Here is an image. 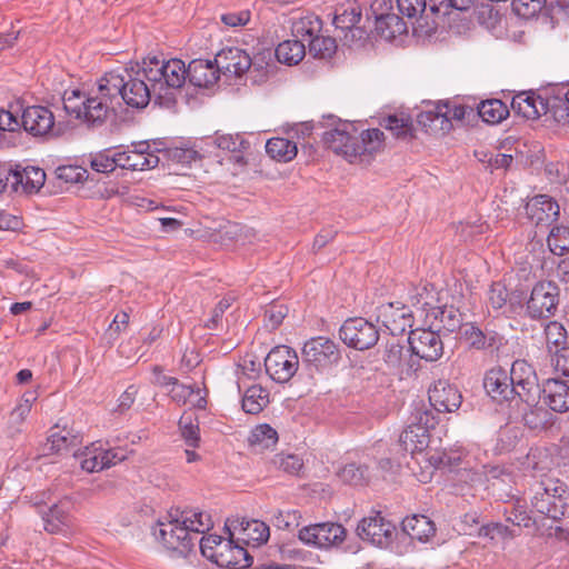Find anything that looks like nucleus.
<instances>
[{"label": "nucleus", "instance_id": "51", "mask_svg": "<svg viewBox=\"0 0 569 569\" xmlns=\"http://www.w3.org/2000/svg\"><path fill=\"white\" fill-rule=\"evenodd\" d=\"M397 6L400 13L408 19L418 20L422 19L423 16L429 17V4L426 0H397Z\"/></svg>", "mask_w": 569, "mask_h": 569}, {"label": "nucleus", "instance_id": "64", "mask_svg": "<svg viewBox=\"0 0 569 569\" xmlns=\"http://www.w3.org/2000/svg\"><path fill=\"white\" fill-rule=\"evenodd\" d=\"M34 398L24 395L11 411V418L16 422H22L31 412Z\"/></svg>", "mask_w": 569, "mask_h": 569}, {"label": "nucleus", "instance_id": "41", "mask_svg": "<svg viewBox=\"0 0 569 569\" xmlns=\"http://www.w3.org/2000/svg\"><path fill=\"white\" fill-rule=\"evenodd\" d=\"M179 432L188 447L198 448L200 446V428L198 418L190 411H184L178 422Z\"/></svg>", "mask_w": 569, "mask_h": 569}, {"label": "nucleus", "instance_id": "38", "mask_svg": "<svg viewBox=\"0 0 569 569\" xmlns=\"http://www.w3.org/2000/svg\"><path fill=\"white\" fill-rule=\"evenodd\" d=\"M266 151L273 160L286 163L296 158L298 147L289 139L274 137L267 141Z\"/></svg>", "mask_w": 569, "mask_h": 569}, {"label": "nucleus", "instance_id": "9", "mask_svg": "<svg viewBox=\"0 0 569 569\" xmlns=\"http://www.w3.org/2000/svg\"><path fill=\"white\" fill-rule=\"evenodd\" d=\"M340 338L348 347L366 350L377 343L379 332L376 326L368 320L351 318L341 326Z\"/></svg>", "mask_w": 569, "mask_h": 569}, {"label": "nucleus", "instance_id": "17", "mask_svg": "<svg viewBox=\"0 0 569 569\" xmlns=\"http://www.w3.org/2000/svg\"><path fill=\"white\" fill-rule=\"evenodd\" d=\"M430 405L439 412H453L462 402L461 392L447 380L436 381L428 390Z\"/></svg>", "mask_w": 569, "mask_h": 569}, {"label": "nucleus", "instance_id": "33", "mask_svg": "<svg viewBox=\"0 0 569 569\" xmlns=\"http://www.w3.org/2000/svg\"><path fill=\"white\" fill-rule=\"evenodd\" d=\"M402 530L411 539L425 542L436 533L433 521L423 515H413L402 520Z\"/></svg>", "mask_w": 569, "mask_h": 569}, {"label": "nucleus", "instance_id": "58", "mask_svg": "<svg viewBox=\"0 0 569 569\" xmlns=\"http://www.w3.org/2000/svg\"><path fill=\"white\" fill-rule=\"evenodd\" d=\"M443 106H446V113L448 120L452 123V121H463L473 114V109L471 107L465 106L462 103H458L456 101L446 100L440 101Z\"/></svg>", "mask_w": 569, "mask_h": 569}, {"label": "nucleus", "instance_id": "53", "mask_svg": "<svg viewBox=\"0 0 569 569\" xmlns=\"http://www.w3.org/2000/svg\"><path fill=\"white\" fill-rule=\"evenodd\" d=\"M475 0H429L430 14H448L451 9L468 10Z\"/></svg>", "mask_w": 569, "mask_h": 569}, {"label": "nucleus", "instance_id": "30", "mask_svg": "<svg viewBox=\"0 0 569 569\" xmlns=\"http://www.w3.org/2000/svg\"><path fill=\"white\" fill-rule=\"evenodd\" d=\"M462 337L471 348L477 350H498L502 345V337L495 331L483 332L472 323H467L462 329Z\"/></svg>", "mask_w": 569, "mask_h": 569}, {"label": "nucleus", "instance_id": "45", "mask_svg": "<svg viewBox=\"0 0 569 569\" xmlns=\"http://www.w3.org/2000/svg\"><path fill=\"white\" fill-rule=\"evenodd\" d=\"M523 421L532 430H545L555 422L553 415L542 406H533L523 415Z\"/></svg>", "mask_w": 569, "mask_h": 569}, {"label": "nucleus", "instance_id": "32", "mask_svg": "<svg viewBox=\"0 0 569 569\" xmlns=\"http://www.w3.org/2000/svg\"><path fill=\"white\" fill-rule=\"evenodd\" d=\"M362 11L357 1L348 0L336 8L333 24L341 31H360L357 27L361 20Z\"/></svg>", "mask_w": 569, "mask_h": 569}, {"label": "nucleus", "instance_id": "46", "mask_svg": "<svg viewBox=\"0 0 569 569\" xmlns=\"http://www.w3.org/2000/svg\"><path fill=\"white\" fill-rule=\"evenodd\" d=\"M249 442L259 449L272 448L278 442V432L267 423L258 425L251 430Z\"/></svg>", "mask_w": 569, "mask_h": 569}, {"label": "nucleus", "instance_id": "57", "mask_svg": "<svg viewBox=\"0 0 569 569\" xmlns=\"http://www.w3.org/2000/svg\"><path fill=\"white\" fill-rule=\"evenodd\" d=\"M487 296L488 303L493 309H501L509 299V291L503 282L497 281L490 286Z\"/></svg>", "mask_w": 569, "mask_h": 569}, {"label": "nucleus", "instance_id": "21", "mask_svg": "<svg viewBox=\"0 0 569 569\" xmlns=\"http://www.w3.org/2000/svg\"><path fill=\"white\" fill-rule=\"evenodd\" d=\"M158 163L159 157L149 151V144L144 142L134 146L133 149L118 151V166L122 169L143 171L156 168Z\"/></svg>", "mask_w": 569, "mask_h": 569}, {"label": "nucleus", "instance_id": "12", "mask_svg": "<svg viewBox=\"0 0 569 569\" xmlns=\"http://www.w3.org/2000/svg\"><path fill=\"white\" fill-rule=\"evenodd\" d=\"M559 288L552 281H540L531 291L527 303L528 311L533 318L553 315L558 306Z\"/></svg>", "mask_w": 569, "mask_h": 569}, {"label": "nucleus", "instance_id": "27", "mask_svg": "<svg viewBox=\"0 0 569 569\" xmlns=\"http://www.w3.org/2000/svg\"><path fill=\"white\" fill-rule=\"evenodd\" d=\"M511 108L517 116L527 120H536L547 112L546 101L533 91H522L513 96Z\"/></svg>", "mask_w": 569, "mask_h": 569}, {"label": "nucleus", "instance_id": "3", "mask_svg": "<svg viewBox=\"0 0 569 569\" xmlns=\"http://www.w3.org/2000/svg\"><path fill=\"white\" fill-rule=\"evenodd\" d=\"M437 425L436 417L429 410L418 409L412 416L411 422L401 432L399 442L405 451L412 457L413 463L420 467V471L416 476L420 482L431 480L435 470L441 462V458L436 453H431L430 429Z\"/></svg>", "mask_w": 569, "mask_h": 569}, {"label": "nucleus", "instance_id": "63", "mask_svg": "<svg viewBox=\"0 0 569 569\" xmlns=\"http://www.w3.org/2000/svg\"><path fill=\"white\" fill-rule=\"evenodd\" d=\"M546 173L551 182L562 183L569 178V166L565 162H549L546 166Z\"/></svg>", "mask_w": 569, "mask_h": 569}, {"label": "nucleus", "instance_id": "25", "mask_svg": "<svg viewBox=\"0 0 569 569\" xmlns=\"http://www.w3.org/2000/svg\"><path fill=\"white\" fill-rule=\"evenodd\" d=\"M483 387L487 393L495 400H509L515 395L512 378L501 367L491 368L483 379Z\"/></svg>", "mask_w": 569, "mask_h": 569}, {"label": "nucleus", "instance_id": "4", "mask_svg": "<svg viewBox=\"0 0 569 569\" xmlns=\"http://www.w3.org/2000/svg\"><path fill=\"white\" fill-rule=\"evenodd\" d=\"M232 537L233 533L231 532L229 539L217 535L203 536L200 540L201 553L222 568L249 567L252 558L243 547L233 543Z\"/></svg>", "mask_w": 569, "mask_h": 569}, {"label": "nucleus", "instance_id": "43", "mask_svg": "<svg viewBox=\"0 0 569 569\" xmlns=\"http://www.w3.org/2000/svg\"><path fill=\"white\" fill-rule=\"evenodd\" d=\"M194 393L198 396V398L194 402H192V406L198 409H206V396H201V390L198 387L194 388L191 386L181 385L177 380L169 389L171 399L179 405H186L188 399Z\"/></svg>", "mask_w": 569, "mask_h": 569}, {"label": "nucleus", "instance_id": "56", "mask_svg": "<svg viewBox=\"0 0 569 569\" xmlns=\"http://www.w3.org/2000/svg\"><path fill=\"white\" fill-rule=\"evenodd\" d=\"M539 488L548 492L552 500L561 499L563 502V509L568 507V490L567 486L559 479L547 478L541 481Z\"/></svg>", "mask_w": 569, "mask_h": 569}, {"label": "nucleus", "instance_id": "42", "mask_svg": "<svg viewBox=\"0 0 569 569\" xmlns=\"http://www.w3.org/2000/svg\"><path fill=\"white\" fill-rule=\"evenodd\" d=\"M269 403V392L259 385L249 387L242 397V409L250 415H258Z\"/></svg>", "mask_w": 569, "mask_h": 569}, {"label": "nucleus", "instance_id": "10", "mask_svg": "<svg viewBox=\"0 0 569 569\" xmlns=\"http://www.w3.org/2000/svg\"><path fill=\"white\" fill-rule=\"evenodd\" d=\"M44 530L50 535L71 537L78 532L77 519L72 515V503L61 499L42 516Z\"/></svg>", "mask_w": 569, "mask_h": 569}, {"label": "nucleus", "instance_id": "55", "mask_svg": "<svg viewBox=\"0 0 569 569\" xmlns=\"http://www.w3.org/2000/svg\"><path fill=\"white\" fill-rule=\"evenodd\" d=\"M91 168L101 173L112 172L118 166V152L109 154L108 151L99 152L91 158Z\"/></svg>", "mask_w": 569, "mask_h": 569}, {"label": "nucleus", "instance_id": "23", "mask_svg": "<svg viewBox=\"0 0 569 569\" xmlns=\"http://www.w3.org/2000/svg\"><path fill=\"white\" fill-rule=\"evenodd\" d=\"M541 401L553 412H568L569 386L556 378L547 379L542 386Z\"/></svg>", "mask_w": 569, "mask_h": 569}, {"label": "nucleus", "instance_id": "34", "mask_svg": "<svg viewBox=\"0 0 569 569\" xmlns=\"http://www.w3.org/2000/svg\"><path fill=\"white\" fill-rule=\"evenodd\" d=\"M240 529L238 540L247 545L260 546L266 543L270 537L267 523L260 520H247L239 522Z\"/></svg>", "mask_w": 569, "mask_h": 569}, {"label": "nucleus", "instance_id": "60", "mask_svg": "<svg viewBox=\"0 0 569 569\" xmlns=\"http://www.w3.org/2000/svg\"><path fill=\"white\" fill-rule=\"evenodd\" d=\"M288 309L283 305L272 303L264 311V325L268 329L278 328L287 316Z\"/></svg>", "mask_w": 569, "mask_h": 569}, {"label": "nucleus", "instance_id": "36", "mask_svg": "<svg viewBox=\"0 0 569 569\" xmlns=\"http://www.w3.org/2000/svg\"><path fill=\"white\" fill-rule=\"evenodd\" d=\"M178 515L189 537H191V533H204L213 526L211 516L198 509L178 510Z\"/></svg>", "mask_w": 569, "mask_h": 569}, {"label": "nucleus", "instance_id": "44", "mask_svg": "<svg viewBox=\"0 0 569 569\" xmlns=\"http://www.w3.org/2000/svg\"><path fill=\"white\" fill-rule=\"evenodd\" d=\"M243 228L232 221H226L219 224L218 228L212 229L208 237L211 241L222 246H229L239 240Z\"/></svg>", "mask_w": 569, "mask_h": 569}, {"label": "nucleus", "instance_id": "13", "mask_svg": "<svg viewBox=\"0 0 569 569\" xmlns=\"http://www.w3.org/2000/svg\"><path fill=\"white\" fill-rule=\"evenodd\" d=\"M395 526L386 520L380 512H372L360 520L357 535L363 541L377 547H383L391 540Z\"/></svg>", "mask_w": 569, "mask_h": 569}, {"label": "nucleus", "instance_id": "19", "mask_svg": "<svg viewBox=\"0 0 569 569\" xmlns=\"http://www.w3.org/2000/svg\"><path fill=\"white\" fill-rule=\"evenodd\" d=\"M508 373L516 387L515 393L522 400L530 401L538 387V377L533 367L526 360H516Z\"/></svg>", "mask_w": 569, "mask_h": 569}, {"label": "nucleus", "instance_id": "20", "mask_svg": "<svg viewBox=\"0 0 569 569\" xmlns=\"http://www.w3.org/2000/svg\"><path fill=\"white\" fill-rule=\"evenodd\" d=\"M212 143L220 150L230 153L229 160L237 170H242L247 166L246 153L250 143L241 134L216 132L212 137Z\"/></svg>", "mask_w": 569, "mask_h": 569}, {"label": "nucleus", "instance_id": "16", "mask_svg": "<svg viewBox=\"0 0 569 569\" xmlns=\"http://www.w3.org/2000/svg\"><path fill=\"white\" fill-rule=\"evenodd\" d=\"M409 345L415 355L427 361H436L443 353L440 336L430 329L411 330Z\"/></svg>", "mask_w": 569, "mask_h": 569}, {"label": "nucleus", "instance_id": "29", "mask_svg": "<svg viewBox=\"0 0 569 569\" xmlns=\"http://www.w3.org/2000/svg\"><path fill=\"white\" fill-rule=\"evenodd\" d=\"M188 78L189 81L200 88H207L214 84L219 79V69L216 64V59L204 60V59H196L192 60L188 67Z\"/></svg>", "mask_w": 569, "mask_h": 569}, {"label": "nucleus", "instance_id": "24", "mask_svg": "<svg viewBox=\"0 0 569 569\" xmlns=\"http://www.w3.org/2000/svg\"><path fill=\"white\" fill-rule=\"evenodd\" d=\"M54 124L53 113L42 106H30L21 116V126L33 136L47 134Z\"/></svg>", "mask_w": 569, "mask_h": 569}, {"label": "nucleus", "instance_id": "39", "mask_svg": "<svg viewBox=\"0 0 569 569\" xmlns=\"http://www.w3.org/2000/svg\"><path fill=\"white\" fill-rule=\"evenodd\" d=\"M306 56V44L298 38L286 40L276 48V57L279 62L288 66L299 63Z\"/></svg>", "mask_w": 569, "mask_h": 569}, {"label": "nucleus", "instance_id": "37", "mask_svg": "<svg viewBox=\"0 0 569 569\" xmlns=\"http://www.w3.org/2000/svg\"><path fill=\"white\" fill-rule=\"evenodd\" d=\"M375 27L377 33L389 41L407 32L406 22L393 12L377 16Z\"/></svg>", "mask_w": 569, "mask_h": 569}, {"label": "nucleus", "instance_id": "6", "mask_svg": "<svg viewBox=\"0 0 569 569\" xmlns=\"http://www.w3.org/2000/svg\"><path fill=\"white\" fill-rule=\"evenodd\" d=\"M264 367L272 380L284 383L298 371L299 358L293 349L287 346H278L266 357Z\"/></svg>", "mask_w": 569, "mask_h": 569}, {"label": "nucleus", "instance_id": "15", "mask_svg": "<svg viewBox=\"0 0 569 569\" xmlns=\"http://www.w3.org/2000/svg\"><path fill=\"white\" fill-rule=\"evenodd\" d=\"M378 319L392 336H400L413 325L411 309L401 302H388L378 308Z\"/></svg>", "mask_w": 569, "mask_h": 569}, {"label": "nucleus", "instance_id": "48", "mask_svg": "<svg viewBox=\"0 0 569 569\" xmlns=\"http://www.w3.org/2000/svg\"><path fill=\"white\" fill-rule=\"evenodd\" d=\"M546 343L549 353L560 350L567 346V331L558 321H550L545 328Z\"/></svg>", "mask_w": 569, "mask_h": 569}, {"label": "nucleus", "instance_id": "14", "mask_svg": "<svg viewBox=\"0 0 569 569\" xmlns=\"http://www.w3.org/2000/svg\"><path fill=\"white\" fill-rule=\"evenodd\" d=\"M126 450L121 448L107 449L101 445L92 443L86 447L81 455V468L88 472H98L116 466L126 459Z\"/></svg>", "mask_w": 569, "mask_h": 569}, {"label": "nucleus", "instance_id": "11", "mask_svg": "<svg viewBox=\"0 0 569 569\" xmlns=\"http://www.w3.org/2000/svg\"><path fill=\"white\" fill-rule=\"evenodd\" d=\"M301 542L317 548H328L343 542L346 529L336 522L306 526L298 532Z\"/></svg>", "mask_w": 569, "mask_h": 569}, {"label": "nucleus", "instance_id": "59", "mask_svg": "<svg viewBox=\"0 0 569 569\" xmlns=\"http://www.w3.org/2000/svg\"><path fill=\"white\" fill-rule=\"evenodd\" d=\"M550 356L553 371L569 379V347L562 346L560 350L550 353Z\"/></svg>", "mask_w": 569, "mask_h": 569}, {"label": "nucleus", "instance_id": "5", "mask_svg": "<svg viewBox=\"0 0 569 569\" xmlns=\"http://www.w3.org/2000/svg\"><path fill=\"white\" fill-rule=\"evenodd\" d=\"M149 72V82L152 83L153 97L162 99L169 94L170 90L182 88L188 71L184 62L180 59H170L160 61L156 57L144 59Z\"/></svg>", "mask_w": 569, "mask_h": 569}, {"label": "nucleus", "instance_id": "52", "mask_svg": "<svg viewBox=\"0 0 569 569\" xmlns=\"http://www.w3.org/2000/svg\"><path fill=\"white\" fill-rule=\"evenodd\" d=\"M382 126L397 138H406L412 131V122L409 117L405 116H389L383 119Z\"/></svg>", "mask_w": 569, "mask_h": 569}, {"label": "nucleus", "instance_id": "2", "mask_svg": "<svg viewBox=\"0 0 569 569\" xmlns=\"http://www.w3.org/2000/svg\"><path fill=\"white\" fill-rule=\"evenodd\" d=\"M323 142L349 163L367 166L385 150L386 137L378 128L358 132L353 124L345 122L326 131Z\"/></svg>", "mask_w": 569, "mask_h": 569}, {"label": "nucleus", "instance_id": "35", "mask_svg": "<svg viewBox=\"0 0 569 569\" xmlns=\"http://www.w3.org/2000/svg\"><path fill=\"white\" fill-rule=\"evenodd\" d=\"M531 507L537 512L545 515L551 519H559L565 516L563 502L561 499L552 500L548 492L541 488H537L531 498Z\"/></svg>", "mask_w": 569, "mask_h": 569}, {"label": "nucleus", "instance_id": "26", "mask_svg": "<svg viewBox=\"0 0 569 569\" xmlns=\"http://www.w3.org/2000/svg\"><path fill=\"white\" fill-rule=\"evenodd\" d=\"M46 172L38 167H26L22 170H11L9 182L14 191L36 193L44 184Z\"/></svg>", "mask_w": 569, "mask_h": 569}, {"label": "nucleus", "instance_id": "7", "mask_svg": "<svg viewBox=\"0 0 569 569\" xmlns=\"http://www.w3.org/2000/svg\"><path fill=\"white\" fill-rule=\"evenodd\" d=\"M303 361L317 370H325L337 365L341 359L338 345L327 337H316L308 340L302 348Z\"/></svg>", "mask_w": 569, "mask_h": 569}, {"label": "nucleus", "instance_id": "54", "mask_svg": "<svg viewBox=\"0 0 569 569\" xmlns=\"http://www.w3.org/2000/svg\"><path fill=\"white\" fill-rule=\"evenodd\" d=\"M301 513L298 510H277L272 516V525L280 530H292L300 525Z\"/></svg>", "mask_w": 569, "mask_h": 569}, {"label": "nucleus", "instance_id": "49", "mask_svg": "<svg viewBox=\"0 0 569 569\" xmlns=\"http://www.w3.org/2000/svg\"><path fill=\"white\" fill-rule=\"evenodd\" d=\"M548 247L553 254L562 256L569 251V228L553 227L547 239Z\"/></svg>", "mask_w": 569, "mask_h": 569}, {"label": "nucleus", "instance_id": "62", "mask_svg": "<svg viewBox=\"0 0 569 569\" xmlns=\"http://www.w3.org/2000/svg\"><path fill=\"white\" fill-rule=\"evenodd\" d=\"M272 461L274 466L288 473H296L302 467L301 459L296 455H277Z\"/></svg>", "mask_w": 569, "mask_h": 569}, {"label": "nucleus", "instance_id": "47", "mask_svg": "<svg viewBox=\"0 0 569 569\" xmlns=\"http://www.w3.org/2000/svg\"><path fill=\"white\" fill-rule=\"evenodd\" d=\"M48 441L50 443V449L59 453L77 447L80 443V438L63 428L52 430Z\"/></svg>", "mask_w": 569, "mask_h": 569}, {"label": "nucleus", "instance_id": "50", "mask_svg": "<svg viewBox=\"0 0 569 569\" xmlns=\"http://www.w3.org/2000/svg\"><path fill=\"white\" fill-rule=\"evenodd\" d=\"M309 52L320 59L331 57L336 51V40L330 37H322L318 33L308 41Z\"/></svg>", "mask_w": 569, "mask_h": 569}, {"label": "nucleus", "instance_id": "28", "mask_svg": "<svg viewBox=\"0 0 569 569\" xmlns=\"http://www.w3.org/2000/svg\"><path fill=\"white\" fill-rule=\"evenodd\" d=\"M417 121L427 132L432 134H446L452 129V123L448 120L446 113V106L440 101L421 111Z\"/></svg>", "mask_w": 569, "mask_h": 569}, {"label": "nucleus", "instance_id": "40", "mask_svg": "<svg viewBox=\"0 0 569 569\" xmlns=\"http://www.w3.org/2000/svg\"><path fill=\"white\" fill-rule=\"evenodd\" d=\"M477 112L485 122L497 124L509 116V108L499 99H488L480 102Z\"/></svg>", "mask_w": 569, "mask_h": 569}, {"label": "nucleus", "instance_id": "31", "mask_svg": "<svg viewBox=\"0 0 569 569\" xmlns=\"http://www.w3.org/2000/svg\"><path fill=\"white\" fill-rule=\"evenodd\" d=\"M322 30L321 19L312 12H299L291 18V32L295 38L308 42Z\"/></svg>", "mask_w": 569, "mask_h": 569}, {"label": "nucleus", "instance_id": "61", "mask_svg": "<svg viewBox=\"0 0 569 569\" xmlns=\"http://www.w3.org/2000/svg\"><path fill=\"white\" fill-rule=\"evenodd\" d=\"M543 6V0H513V11L526 19L536 16Z\"/></svg>", "mask_w": 569, "mask_h": 569}, {"label": "nucleus", "instance_id": "8", "mask_svg": "<svg viewBox=\"0 0 569 569\" xmlns=\"http://www.w3.org/2000/svg\"><path fill=\"white\" fill-rule=\"evenodd\" d=\"M152 533L167 549L187 550L192 546V538L189 537L186 527L180 521L178 510L176 515L170 513L163 520H158Z\"/></svg>", "mask_w": 569, "mask_h": 569}, {"label": "nucleus", "instance_id": "1", "mask_svg": "<svg viewBox=\"0 0 569 569\" xmlns=\"http://www.w3.org/2000/svg\"><path fill=\"white\" fill-rule=\"evenodd\" d=\"M121 97L133 108H144L153 97L152 83L144 60L142 64L126 68L123 73L107 72L96 88L88 92L69 90L63 96L66 112L84 123L101 124L112 110L113 100Z\"/></svg>", "mask_w": 569, "mask_h": 569}, {"label": "nucleus", "instance_id": "18", "mask_svg": "<svg viewBox=\"0 0 569 569\" xmlns=\"http://www.w3.org/2000/svg\"><path fill=\"white\" fill-rule=\"evenodd\" d=\"M220 73L241 77L252 64L251 57L237 47L221 49L214 57Z\"/></svg>", "mask_w": 569, "mask_h": 569}, {"label": "nucleus", "instance_id": "22", "mask_svg": "<svg viewBox=\"0 0 569 569\" xmlns=\"http://www.w3.org/2000/svg\"><path fill=\"white\" fill-rule=\"evenodd\" d=\"M526 212L536 226H549L559 216V204L547 194H538L527 202Z\"/></svg>", "mask_w": 569, "mask_h": 569}]
</instances>
